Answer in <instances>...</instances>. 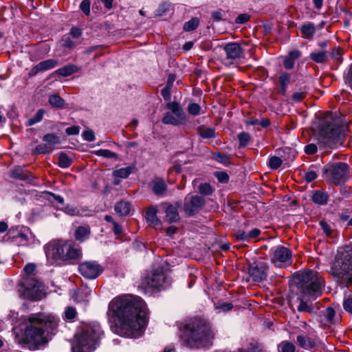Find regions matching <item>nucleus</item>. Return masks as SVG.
Masks as SVG:
<instances>
[{"instance_id":"6ab92c4d","label":"nucleus","mask_w":352,"mask_h":352,"mask_svg":"<svg viewBox=\"0 0 352 352\" xmlns=\"http://www.w3.org/2000/svg\"><path fill=\"white\" fill-rule=\"evenodd\" d=\"M58 65V60L56 59H47L40 62L34 66L31 70L30 74L35 75L40 72L46 71L55 67Z\"/></svg>"},{"instance_id":"c03bdc74","label":"nucleus","mask_w":352,"mask_h":352,"mask_svg":"<svg viewBox=\"0 0 352 352\" xmlns=\"http://www.w3.org/2000/svg\"><path fill=\"white\" fill-rule=\"evenodd\" d=\"M238 140L239 142V146L241 147H245L248 145L250 140V135L246 132H242L238 134Z\"/></svg>"},{"instance_id":"f257e3e1","label":"nucleus","mask_w":352,"mask_h":352,"mask_svg":"<svg viewBox=\"0 0 352 352\" xmlns=\"http://www.w3.org/2000/svg\"><path fill=\"white\" fill-rule=\"evenodd\" d=\"M109 308L118 318L121 333L126 337L142 335L147 323V307L139 296L126 295L114 298Z\"/></svg>"},{"instance_id":"e2e57ef3","label":"nucleus","mask_w":352,"mask_h":352,"mask_svg":"<svg viewBox=\"0 0 352 352\" xmlns=\"http://www.w3.org/2000/svg\"><path fill=\"white\" fill-rule=\"evenodd\" d=\"M250 19V16L248 14H241L235 19V22L237 24H244L247 23Z\"/></svg>"},{"instance_id":"b1692460","label":"nucleus","mask_w":352,"mask_h":352,"mask_svg":"<svg viewBox=\"0 0 352 352\" xmlns=\"http://www.w3.org/2000/svg\"><path fill=\"white\" fill-rule=\"evenodd\" d=\"M90 234L91 228L89 226H80L76 228L74 236L77 241L83 242L89 239Z\"/></svg>"},{"instance_id":"6e6552de","label":"nucleus","mask_w":352,"mask_h":352,"mask_svg":"<svg viewBox=\"0 0 352 352\" xmlns=\"http://www.w3.org/2000/svg\"><path fill=\"white\" fill-rule=\"evenodd\" d=\"M166 108L170 112H166L162 118V122L163 124L173 126L186 124L187 116L179 102H169L166 104Z\"/></svg>"},{"instance_id":"de8ad7c7","label":"nucleus","mask_w":352,"mask_h":352,"mask_svg":"<svg viewBox=\"0 0 352 352\" xmlns=\"http://www.w3.org/2000/svg\"><path fill=\"white\" fill-rule=\"evenodd\" d=\"M198 190L199 193L204 195H211L213 192L212 186L208 183L201 184Z\"/></svg>"},{"instance_id":"864d4df0","label":"nucleus","mask_w":352,"mask_h":352,"mask_svg":"<svg viewBox=\"0 0 352 352\" xmlns=\"http://www.w3.org/2000/svg\"><path fill=\"white\" fill-rule=\"evenodd\" d=\"M226 15V12L224 10L219 9L218 10L213 11L211 13V16L213 21L216 22H219L223 19V17Z\"/></svg>"},{"instance_id":"3c124183","label":"nucleus","mask_w":352,"mask_h":352,"mask_svg":"<svg viewBox=\"0 0 352 352\" xmlns=\"http://www.w3.org/2000/svg\"><path fill=\"white\" fill-rule=\"evenodd\" d=\"M77 315L76 309L73 307H67L65 310V319L72 320Z\"/></svg>"},{"instance_id":"2f4dec72","label":"nucleus","mask_w":352,"mask_h":352,"mask_svg":"<svg viewBox=\"0 0 352 352\" xmlns=\"http://www.w3.org/2000/svg\"><path fill=\"white\" fill-rule=\"evenodd\" d=\"M329 195L327 192L316 190L312 195V201L319 205H324L328 201Z\"/></svg>"},{"instance_id":"412c9836","label":"nucleus","mask_w":352,"mask_h":352,"mask_svg":"<svg viewBox=\"0 0 352 352\" xmlns=\"http://www.w3.org/2000/svg\"><path fill=\"white\" fill-rule=\"evenodd\" d=\"M157 209L155 208H150L146 212V219L150 226L155 228H161L162 223L157 216Z\"/></svg>"},{"instance_id":"f8f14e48","label":"nucleus","mask_w":352,"mask_h":352,"mask_svg":"<svg viewBox=\"0 0 352 352\" xmlns=\"http://www.w3.org/2000/svg\"><path fill=\"white\" fill-rule=\"evenodd\" d=\"M292 251L284 246H276L271 250V261L276 267L289 265L292 263Z\"/></svg>"},{"instance_id":"2eb2a0df","label":"nucleus","mask_w":352,"mask_h":352,"mask_svg":"<svg viewBox=\"0 0 352 352\" xmlns=\"http://www.w3.org/2000/svg\"><path fill=\"white\" fill-rule=\"evenodd\" d=\"M268 265L265 262H254L248 266V274L255 282H262L267 276Z\"/></svg>"},{"instance_id":"cd10ccee","label":"nucleus","mask_w":352,"mask_h":352,"mask_svg":"<svg viewBox=\"0 0 352 352\" xmlns=\"http://www.w3.org/2000/svg\"><path fill=\"white\" fill-rule=\"evenodd\" d=\"M43 141L45 142L50 148H52V151H54L55 146L60 143V138L54 133H47L43 137Z\"/></svg>"},{"instance_id":"5701e85b","label":"nucleus","mask_w":352,"mask_h":352,"mask_svg":"<svg viewBox=\"0 0 352 352\" xmlns=\"http://www.w3.org/2000/svg\"><path fill=\"white\" fill-rule=\"evenodd\" d=\"M301 56V52L298 50L291 51L283 60V66L287 69H292L294 67L296 60Z\"/></svg>"},{"instance_id":"7c9ffc66","label":"nucleus","mask_w":352,"mask_h":352,"mask_svg":"<svg viewBox=\"0 0 352 352\" xmlns=\"http://www.w3.org/2000/svg\"><path fill=\"white\" fill-rule=\"evenodd\" d=\"M200 136L205 139L214 138L216 136L215 129L212 127H208L204 125L197 128Z\"/></svg>"},{"instance_id":"49530a36","label":"nucleus","mask_w":352,"mask_h":352,"mask_svg":"<svg viewBox=\"0 0 352 352\" xmlns=\"http://www.w3.org/2000/svg\"><path fill=\"white\" fill-rule=\"evenodd\" d=\"M342 50L340 47H335L331 52V58L338 63H340L342 60Z\"/></svg>"},{"instance_id":"ddd939ff","label":"nucleus","mask_w":352,"mask_h":352,"mask_svg":"<svg viewBox=\"0 0 352 352\" xmlns=\"http://www.w3.org/2000/svg\"><path fill=\"white\" fill-rule=\"evenodd\" d=\"M332 177V182L338 185L344 182L349 177V166L344 162H338L331 165L326 170Z\"/></svg>"},{"instance_id":"72a5a7b5","label":"nucleus","mask_w":352,"mask_h":352,"mask_svg":"<svg viewBox=\"0 0 352 352\" xmlns=\"http://www.w3.org/2000/svg\"><path fill=\"white\" fill-rule=\"evenodd\" d=\"M49 103L54 107H64L65 100L58 94H52L49 97Z\"/></svg>"},{"instance_id":"1a4fd4ad","label":"nucleus","mask_w":352,"mask_h":352,"mask_svg":"<svg viewBox=\"0 0 352 352\" xmlns=\"http://www.w3.org/2000/svg\"><path fill=\"white\" fill-rule=\"evenodd\" d=\"M42 291V284L31 277L26 278L19 289V294L22 298L31 300H40L43 296Z\"/></svg>"},{"instance_id":"9b49d317","label":"nucleus","mask_w":352,"mask_h":352,"mask_svg":"<svg viewBox=\"0 0 352 352\" xmlns=\"http://www.w3.org/2000/svg\"><path fill=\"white\" fill-rule=\"evenodd\" d=\"M146 285L153 289L166 288L170 285V280L162 268L153 270L145 278Z\"/></svg>"},{"instance_id":"a18cd8bd","label":"nucleus","mask_w":352,"mask_h":352,"mask_svg":"<svg viewBox=\"0 0 352 352\" xmlns=\"http://www.w3.org/2000/svg\"><path fill=\"white\" fill-rule=\"evenodd\" d=\"M342 305L344 309L346 312L352 314V295L345 296Z\"/></svg>"},{"instance_id":"20e7f679","label":"nucleus","mask_w":352,"mask_h":352,"mask_svg":"<svg viewBox=\"0 0 352 352\" xmlns=\"http://www.w3.org/2000/svg\"><path fill=\"white\" fill-rule=\"evenodd\" d=\"M298 280L299 294L297 300L299 305L297 310L299 312L313 314L312 301L321 295L324 285V280L314 271L301 273L298 275Z\"/></svg>"},{"instance_id":"dca6fc26","label":"nucleus","mask_w":352,"mask_h":352,"mask_svg":"<svg viewBox=\"0 0 352 352\" xmlns=\"http://www.w3.org/2000/svg\"><path fill=\"white\" fill-rule=\"evenodd\" d=\"M226 53V60L229 64H232L242 58H244V50L241 45L236 42H230L223 47Z\"/></svg>"},{"instance_id":"bb28decb","label":"nucleus","mask_w":352,"mask_h":352,"mask_svg":"<svg viewBox=\"0 0 352 352\" xmlns=\"http://www.w3.org/2000/svg\"><path fill=\"white\" fill-rule=\"evenodd\" d=\"M300 31L305 38H311L316 32L315 25L311 22L305 23L301 26Z\"/></svg>"},{"instance_id":"9d476101","label":"nucleus","mask_w":352,"mask_h":352,"mask_svg":"<svg viewBox=\"0 0 352 352\" xmlns=\"http://www.w3.org/2000/svg\"><path fill=\"white\" fill-rule=\"evenodd\" d=\"M345 126L336 122L328 123L323 131L324 144L333 147L344 136Z\"/></svg>"},{"instance_id":"c9c22d12","label":"nucleus","mask_w":352,"mask_h":352,"mask_svg":"<svg viewBox=\"0 0 352 352\" xmlns=\"http://www.w3.org/2000/svg\"><path fill=\"white\" fill-rule=\"evenodd\" d=\"M295 345L288 341H283L278 344L279 352H295Z\"/></svg>"},{"instance_id":"c756f323","label":"nucleus","mask_w":352,"mask_h":352,"mask_svg":"<svg viewBox=\"0 0 352 352\" xmlns=\"http://www.w3.org/2000/svg\"><path fill=\"white\" fill-rule=\"evenodd\" d=\"M309 56L316 63H324L328 58V53L327 50L313 52L310 54Z\"/></svg>"},{"instance_id":"4be33fe9","label":"nucleus","mask_w":352,"mask_h":352,"mask_svg":"<svg viewBox=\"0 0 352 352\" xmlns=\"http://www.w3.org/2000/svg\"><path fill=\"white\" fill-rule=\"evenodd\" d=\"M179 205H170L165 210V220L168 223L176 222L179 219Z\"/></svg>"},{"instance_id":"6e6d98bb","label":"nucleus","mask_w":352,"mask_h":352,"mask_svg":"<svg viewBox=\"0 0 352 352\" xmlns=\"http://www.w3.org/2000/svg\"><path fill=\"white\" fill-rule=\"evenodd\" d=\"M319 225H320L321 229L322 230L323 232L327 236H331V234L332 233V229H331L330 225L327 223V222H326L324 220H322L319 222Z\"/></svg>"},{"instance_id":"a211bd4d","label":"nucleus","mask_w":352,"mask_h":352,"mask_svg":"<svg viewBox=\"0 0 352 352\" xmlns=\"http://www.w3.org/2000/svg\"><path fill=\"white\" fill-rule=\"evenodd\" d=\"M153 192L157 196H162L167 189V186L162 178H155L149 184Z\"/></svg>"},{"instance_id":"13d9d810","label":"nucleus","mask_w":352,"mask_h":352,"mask_svg":"<svg viewBox=\"0 0 352 352\" xmlns=\"http://www.w3.org/2000/svg\"><path fill=\"white\" fill-rule=\"evenodd\" d=\"M90 5L91 3L89 0H83L80 5V10L87 16L90 14Z\"/></svg>"},{"instance_id":"09e8293b","label":"nucleus","mask_w":352,"mask_h":352,"mask_svg":"<svg viewBox=\"0 0 352 352\" xmlns=\"http://www.w3.org/2000/svg\"><path fill=\"white\" fill-rule=\"evenodd\" d=\"M282 163V160L276 156H273L270 157L268 162L269 166L272 169L274 170L278 168L281 166Z\"/></svg>"},{"instance_id":"a19ab883","label":"nucleus","mask_w":352,"mask_h":352,"mask_svg":"<svg viewBox=\"0 0 352 352\" xmlns=\"http://www.w3.org/2000/svg\"><path fill=\"white\" fill-rule=\"evenodd\" d=\"M44 113V109H41L38 110L36 114L32 118L28 120V126H32L41 122L43 118Z\"/></svg>"},{"instance_id":"58836bf2","label":"nucleus","mask_w":352,"mask_h":352,"mask_svg":"<svg viewBox=\"0 0 352 352\" xmlns=\"http://www.w3.org/2000/svg\"><path fill=\"white\" fill-rule=\"evenodd\" d=\"M72 164V160L64 153H61L58 157V164L60 168H65L69 167Z\"/></svg>"},{"instance_id":"a878e982","label":"nucleus","mask_w":352,"mask_h":352,"mask_svg":"<svg viewBox=\"0 0 352 352\" xmlns=\"http://www.w3.org/2000/svg\"><path fill=\"white\" fill-rule=\"evenodd\" d=\"M79 69L80 68L78 66L69 64L56 69L54 73L63 77H67L76 73Z\"/></svg>"},{"instance_id":"0eeeda50","label":"nucleus","mask_w":352,"mask_h":352,"mask_svg":"<svg viewBox=\"0 0 352 352\" xmlns=\"http://www.w3.org/2000/svg\"><path fill=\"white\" fill-rule=\"evenodd\" d=\"M331 274L336 278L352 285V248H339L331 267Z\"/></svg>"},{"instance_id":"052dcab7","label":"nucleus","mask_w":352,"mask_h":352,"mask_svg":"<svg viewBox=\"0 0 352 352\" xmlns=\"http://www.w3.org/2000/svg\"><path fill=\"white\" fill-rule=\"evenodd\" d=\"M233 308V305L230 302H223L216 306V309L221 311L226 312L230 311Z\"/></svg>"},{"instance_id":"37998d69","label":"nucleus","mask_w":352,"mask_h":352,"mask_svg":"<svg viewBox=\"0 0 352 352\" xmlns=\"http://www.w3.org/2000/svg\"><path fill=\"white\" fill-rule=\"evenodd\" d=\"M291 81V75L285 72H281L278 76L280 86L288 87Z\"/></svg>"},{"instance_id":"4c0bfd02","label":"nucleus","mask_w":352,"mask_h":352,"mask_svg":"<svg viewBox=\"0 0 352 352\" xmlns=\"http://www.w3.org/2000/svg\"><path fill=\"white\" fill-rule=\"evenodd\" d=\"M324 314L327 321L331 323H335L339 320V317L336 318V311L331 307H328L326 308Z\"/></svg>"},{"instance_id":"774afa93","label":"nucleus","mask_w":352,"mask_h":352,"mask_svg":"<svg viewBox=\"0 0 352 352\" xmlns=\"http://www.w3.org/2000/svg\"><path fill=\"white\" fill-rule=\"evenodd\" d=\"M305 152L309 155H313L317 152V146L314 144H309L305 147Z\"/></svg>"},{"instance_id":"f3484780","label":"nucleus","mask_w":352,"mask_h":352,"mask_svg":"<svg viewBox=\"0 0 352 352\" xmlns=\"http://www.w3.org/2000/svg\"><path fill=\"white\" fill-rule=\"evenodd\" d=\"M205 199L199 195L186 197L184 199V210L188 216L194 215L198 212L205 204Z\"/></svg>"},{"instance_id":"680f3d73","label":"nucleus","mask_w":352,"mask_h":352,"mask_svg":"<svg viewBox=\"0 0 352 352\" xmlns=\"http://www.w3.org/2000/svg\"><path fill=\"white\" fill-rule=\"evenodd\" d=\"M82 136L85 140L92 142L95 140V135L92 130H85L83 131Z\"/></svg>"},{"instance_id":"bf43d9fd","label":"nucleus","mask_w":352,"mask_h":352,"mask_svg":"<svg viewBox=\"0 0 352 352\" xmlns=\"http://www.w3.org/2000/svg\"><path fill=\"white\" fill-rule=\"evenodd\" d=\"M214 159L218 162H220L225 165H228L230 164L229 157L227 155H222L218 153L214 155Z\"/></svg>"},{"instance_id":"f704fd0d","label":"nucleus","mask_w":352,"mask_h":352,"mask_svg":"<svg viewBox=\"0 0 352 352\" xmlns=\"http://www.w3.org/2000/svg\"><path fill=\"white\" fill-rule=\"evenodd\" d=\"M199 25V19L197 17H193L184 24L183 29L186 32H192L195 30Z\"/></svg>"},{"instance_id":"aec40b11","label":"nucleus","mask_w":352,"mask_h":352,"mask_svg":"<svg viewBox=\"0 0 352 352\" xmlns=\"http://www.w3.org/2000/svg\"><path fill=\"white\" fill-rule=\"evenodd\" d=\"M296 342L298 346L305 350H311L316 346V341L315 339L305 336L302 334H299L296 337Z\"/></svg>"},{"instance_id":"c85d7f7f","label":"nucleus","mask_w":352,"mask_h":352,"mask_svg":"<svg viewBox=\"0 0 352 352\" xmlns=\"http://www.w3.org/2000/svg\"><path fill=\"white\" fill-rule=\"evenodd\" d=\"M133 170L134 167L131 166L121 168L113 170L112 175L115 178L126 179L133 173Z\"/></svg>"},{"instance_id":"423d86ee","label":"nucleus","mask_w":352,"mask_h":352,"mask_svg":"<svg viewBox=\"0 0 352 352\" xmlns=\"http://www.w3.org/2000/svg\"><path fill=\"white\" fill-rule=\"evenodd\" d=\"M48 261H68L76 259L81 254L80 249L73 241L54 240L44 247Z\"/></svg>"},{"instance_id":"0e129e2a","label":"nucleus","mask_w":352,"mask_h":352,"mask_svg":"<svg viewBox=\"0 0 352 352\" xmlns=\"http://www.w3.org/2000/svg\"><path fill=\"white\" fill-rule=\"evenodd\" d=\"M171 89L170 87L165 86L161 91L162 97L166 101H170L171 99Z\"/></svg>"},{"instance_id":"79ce46f5","label":"nucleus","mask_w":352,"mask_h":352,"mask_svg":"<svg viewBox=\"0 0 352 352\" xmlns=\"http://www.w3.org/2000/svg\"><path fill=\"white\" fill-rule=\"evenodd\" d=\"M188 113L193 116H197L201 113V107L195 102L190 103L187 107Z\"/></svg>"},{"instance_id":"4d7b16f0","label":"nucleus","mask_w":352,"mask_h":352,"mask_svg":"<svg viewBox=\"0 0 352 352\" xmlns=\"http://www.w3.org/2000/svg\"><path fill=\"white\" fill-rule=\"evenodd\" d=\"M214 175L221 183H227L229 180V176L226 172L217 171L214 173Z\"/></svg>"},{"instance_id":"393cba45","label":"nucleus","mask_w":352,"mask_h":352,"mask_svg":"<svg viewBox=\"0 0 352 352\" xmlns=\"http://www.w3.org/2000/svg\"><path fill=\"white\" fill-rule=\"evenodd\" d=\"M114 209L120 216H126L131 212V206L128 201H120L115 205Z\"/></svg>"},{"instance_id":"69168bd1","label":"nucleus","mask_w":352,"mask_h":352,"mask_svg":"<svg viewBox=\"0 0 352 352\" xmlns=\"http://www.w3.org/2000/svg\"><path fill=\"white\" fill-rule=\"evenodd\" d=\"M261 233V231L258 228H254L248 231V237L250 241L258 238Z\"/></svg>"},{"instance_id":"f03ea898","label":"nucleus","mask_w":352,"mask_h":352,"mask_svg":"<svg viewBox=\"0 0 352 352\" xmlns=\"http://www.w3.org/2000/svg\"><path fill=\"white\" fill-rule=\"evenodd\" d=\"M180 339L183 344L191 349L210 346L215 331L206 320L195 317L180 324Z\"/></svg>"},{"instance_id":"473e14b6","label":"nucleus","mask_w":352,"mask_h":352,"mask_svg":"<svg viewBox=\"0 0 352 352\" xmlns=\"http://www.w3.org/2000/svg\"><path fill=\"white\" fill-rule=\"evenodd\" d=\"M308 91H309V88L306 85L300 87L298 91H295L293 94L292 97V100L296 102H301L307 96Z\"/></svg>"},{"instance_id":"e433bc0d","label":"nucleus","mask_w":352,"mask_h":352,"mask_svg":"<svg viewBox=\"0 0 352 352\" xmlns=\"http://www.w3.org/2000/svg\"><path fill=\"white\" fill-rule=\"evenodd\" d=\"M248 231L249 230H245L243 229H239L234 232L233 236L237 241L250 242Z\"/></svg>"},{"instance_id":"8fccbe9b","label":"nucleus","mask_w":352,"mask_h":352,"mask_svg":"<svg viewBox=\"0 0 352 352\" xmlns=\"http://www.w3.org/2000/svg\"><path fill=\"white\" fill-rule=\"evenodd\" d=\"M52 152V148H50L45 143L38 145L34 149L36 154H48Z\"/></svg>"},{"instance_id":"5fc2aeb1","label":"nucleus","mask_w":352,"mask_h":352,"mask_svg":"<svg viewBox=\"0 0 352 352\" xmlns=\"http://www.w3.org/2000/svg\"><path fill=\"white\" fill-rule=\"evenodd\" d=\"M64 212L66 214L71 215V216H78V215L81 214L80 210L77 208H76L73 206H65L64 208Z\"/></svg>"},{"instance_id":"7ed1b4c3","label":"nucleus","mask_w":352,"mask_h":352,"mask_svg":"<svg viewBox=\"0 0 352 352\" xmlns=\"http://www.w3.org/2000/svg\"><path fill=\"white\" fill-rule=\"evenodd\" d=\"M24 320L27 326L22 342L34 346L45 344L47 342L45 331L55 329L58 322L56 316L42 313L30 314Z\"/></svg>"},{"instance_id":"4468645a","label":"nucleus","mask_w":352,"mask_h":352,"mask_svg":"<svg viewBox=\"0 0 352 352\" xmlns=\"http://www.w3.org/2000/svg\"><path fill=\"white\" fill-rule=\"evenodd\" d=\"M78 271L83 277L95 279L103 272V267L96 261H85L79 264Z\"/></svg>"},{"instance_id":"39448f33","label":"nucleus","mask_w":352,"mask_h":352,"mask_svg":"<svg viewBox=\"0 0 352 352\" xmlns=\"http://www.w3.org/2000/svg\"><path fill=\"white\" fill-rule=\"evenodd\" d=\"M102 336L103 331L99 324L93 323L83 326L76 335L75 341L72 344L73 352L93 351Z\"/></svg>"},{"instance_id":"603ef678","label":"nucleus","mask_w":352,"mask_h":352,"mask_svg":"<svg viewBox=\"0 0 352 352\" xmlns=\"http://www.w3.org/2000/svg\"><path fill=\"white\" fill-rule=\"evenodd\" d=\"M96 155L107 158H114L117 157L116 153L108 149H100L96 151Z\"/></svg>"},{"instance_id":"ea45409f","label":"nucleus","mask_w":352,"mask_h":352,"mask_svg":"<svg viewBox=\"0 0 352 352\" xmlns=\"http://www.w3.org/2000/svg\"><path fill=\"white\" fill-rule=\"evenodd\" d=\"M315 169V167L311 166L305 173L304 177L307 182H311L317 178L318 170Z\"/></svg>"},{"instance_id":"338daca9","label":"nucleus","mask_w":352,"mask_h":352,"mask_svg":"<svg viewBox=\"0 0 352 352\" xmlns=\"http://www.w3.org/2000/svg\"><path fill=\"white\" fill-rule=\"evenodd\" d=\"M239 352H261V350L257 344H250L247 349H240Z\"/></svg>"}]
</instances>
